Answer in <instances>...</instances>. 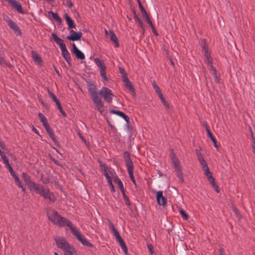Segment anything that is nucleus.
<instances>
[{"instance_id":"obj_16","label":"nucleus","mask_w":255,"mask_h":255,"mask_svg":"<svg viewBox=\"0 0 255 255\" xmlns=\"http://www.w3.org/2000/svg\"><path fill=\"white\" fill-rule=\"evenodd\" d=\"M106 35L110 39V40L115 43V47H117L119 46L118 38L116 35L112 31L108 32L107 30H105Z\"/></svg>"},{"instance_id":"obj_24","label":"nucleus","mask_w":255,"mask_h":255,"mask_svg":"<svg viewBox=\"0 0 255 255\" xmlns=\"http://www.w3.org/2000/svg\"><path fill=\"white\" fill-rule=\"evenodd\" d=\"M102 168L104 170V173L105 171H107L111 179L115 177V172L111 168H108L105 165H103Z\"/></svg>"},{"instance_id":"obj_56","label":"nucleus","mask_w":255,"mask_h":255,"mask_svg":"<svg viewBox=\"0 0 255 255\" xmlns=\"http://www.w3.org/2000/svg\"><path fill=\"white\" fill-rule=\"evenodd\" d=\"M234 211H235V213L236 214V215H238V214H239V212H238V210H237V209H234Z\"/></svg>"},{"instance_id":"obj_26","label":"nucleus","mask_w":255,"mask_h":255,"mask_svg":"<svg viewBox=\"0 0 255 255\" xmlns=\"http://www.w3.org/2000/svg\"><path fill=\"white\" fill-rule=\"evenodd\" d=\"M206 130L207 131V133H208V135L209 136V137L211 138V139L212 140V141L214 142V146L215 147H217V144H216V138H215V137L213 135L211 131H210V130L209 129V128L207 126L206 127Z\"/></svg>"},{"instance_id":"obj_3","label":"nucleus","mask_w":255,"mask_h":255,"mask_svg":"<svg viewBox=\"0 0 255 255\" xmlns=\"http://www.w3.org/2000/svg\"><path fill=\"white\" fill-rule=\"evenodd\" d=\"M56 245L58 248L65 252L64 255H73L74 249L70 246L69 243L63 237H58L55 239Z\"/></svg>"},{"instance_id":"obj_55","label":"nucleus","mask_w":255,"mask_h":255,"mask_svg":"<svg viewBox=\"0 0 255 255\" xmlns=\"http://www.w3.org/2000/svg\"><path fill=\"white\" fill-rule=\"evenodd\" d=\"M148 248L149 250L150 251V252L152 253V246L151 245H148Z\"/></svg>"},{"instance_id":"obj_27","label":"nucleus","mask_w":255,"mask_h":255,"mask_svg":"<svg viewBox=\"0 0 255 255\" xmlns=\"http://www.w3.org/2000/svg\"><path fill=\"white\" fill-rule=\"evenodd\" d=\"M124 82L125 83V86L129 90H133V86L131 83L128 80L127 78L124 77Z\"/></svg>"},{"instance_id":"obj_8","label":"nucleus","mask_w":255,"mask_h":255,"mask_svg":"<svg viewBox=\"0 0 255 255\" xmlns=\"http://www.w3.org/2000/svg\"><path fill=\"white\" fill-rule=\"evenodd\" d=\"M98 94L101 95L104 98L105 101L108 103L111 102L114 96L112 91L105 87H103Z\"/></svg>"},{"instance_id":"obj_1","label":"nucleus","mask_w":255,"mask_h":255,"mask_svg":"<svg viewBox=\"0 0 255 255\" xmlns=\"http://www.w3.org/2000/svg\"><path fill=\"white\" fill-rule=\"evenodd\" d=\"M22 178L31 192L38 194L44 198L47 199L50 201L54 202L55 201V197L52 193L50 192L48 189L33 182L31 180L30 177L27 174L23 173Z\"/></svg>"},{"instance_id":"obj_58","label":"nucleus","mask_w":255,"mask_h":255,"mask_svg":"<svg viewBox=\"0 0 255 255\" xmlns=\"http://www.w3.org/2000/svg\"><path fill=\"white\" fill-rule=\"evenodd\" d=\"M153 87L154 89H155V87H157L158 86L155 83H154L153 84Z\"/></svg>"},{"instance_id":"obj_48","label":"nucleus","mask_w":255,"mask_h":255,"mask_svg":"<svg viewBox=\"0 0 255 255\" xmlns=\"http://www.w3.org/2000/svg\"><path fill=\"white\" fill-rule=\"evenodd\" d=\"M0 147L3 149V150H6V148H5V145L3 144V143H2L0 141Z\"/></svg>"},{"instance_id":"obj_42","label":"nucleus","mask_w":255,"mask_h":255,"mask_svg":"<svg viewBox=\"0 0 255 255\" xmlns=\"http://www.w3.org/2000/svg\"><path fill=\"white\" fill-rule=\"evenodd\" d=\"M128 174H129V177H130L131 180L135 184V180L134 179L133 172H129Z\"/></svg>"},{"instance_id":"obj_41","label":"nucleus","mask_w":255,"mask_h":255,"mask_svg":"<svg viewBox=\"0 0 255 255\" xmlns=\"http://www.w3.org/2000/svg\"><path fill=\"white\" fill-rule=\"evenodd\" d=\"M124 200L125 201L126 205L128 206H129L130 204L129 200L128 197L126 195H124Z\"/></svg>"},{"instance_id":"obj_4","label":"nucleus","mask_w":255,"mask_h":255,"mask_svg":"<svg viewBox=\"0 0 255 255\" xmlns=\"http://www.w3.org/2000/svg\"><path fill=\"white\" fill-rule=\"evenodd\" d=\"M203 50L204 53V55L206 57V62L209 64V67L211 74H212L215 78V81L217 83H219V80L215 68L212 65V59L210 55L209 50L205 47H203Z\"/></svg>"},{"instance_id":"obj_50","label":"nucleus","mask_w":255,"mask_h":255,"mask_svg":"<svg viewBox=\"0 0 255 255\" xmlns=\"http://www.w3.org/2000/svg\"><path fill=\"white\" fill-rule=\"evenodd\" d=\"M4 19L5 20V21L8 24V20H12L8 16H5L4 17Z\"/></svg>"},{"instance_id":"obj_59","label":"nucleus","mask_w":255,"mask_h":255,"mask_svg":"<svg viewBox=\"0 0 255 255\" xmlns=\"http://www.w3.org/2000/svg\"><path fill=\"white\" fill-rule=\"evenodd\" d=\"M33 130L35 131V132L36 133H37V131H37V130L36 129L34 128V129H33Z\"/></svg>"},{"instance_id":"obj_60","label":"nucleus","mask_w":255,"mask_h":255,"mask_svg":"<svg viewBox=\"0 0 255 255\" xmlns=\"http://www.w3.org/2000/svg\"><path fill=\"white\" fill-rule=\"evenodd\" d=\"M46 0L48 2H51V1H53V0Z\"/></svg>"},{"instance_id":"obj_13","label":"nucleus","mask_w":255,"mask_h":255,"mask_svg":"<svg viewBox=\"0 0 255 255\" xmlns=\"http://www.w3.org/2000/svg\"><path fill=\"white\" fill-rule=\"evenodd\" d=\"M156 200L159 205L164 206L166 204V199L163 195L162 191L156 192Z\"/></svg>"},{"instance_id":"obj_23","label":"nucleus","mask_w":255,"mask_h":255,"mask_svg":"<svg viewBox=\"0 0 255 255\" xmlns=\"http://www.w3.org/2000/svg\"><path fill=\"white\" fill-rule=\"evenodd\" d=\"M104 175H105V176L106 178V179L107 180L108 183H109V185L111 187V190L113 192H114L115 191L114 186V185L112 183V179L111 178V177L108 174V173L107 172V171H105V172L104 173Z\"/></svg>"},{"instance_id":"obj_17","label":"nucleus","mask_w":255,"mask_h":255,"mask_svg":"<svg viewBox=\"0 0 255 255\" xmlns=\"http://www.w3.org/2000/svg\"><path fill=\"white\" fill-rule=\"evenodd\" d=\"M51 35L55 42L59 46L60 49L66 47L63 40L59 37L56 34L52 33Z\"/></svg>"},{"instance_id":"obj_49","label":"nucleus","mask_w":255,"mask_h":255,"mask_svg":"<svg viewBox=\"0 0 255 255\" xmlns=\"http://www.w3.org/2000/svg\"><path fill=\"white\" fill-rule=\"evenodd\" d=\"M72 46H73V51H76L77 50L79 49L76 46L75 44V43H73L72 44Z\"/></svg>"},{"instance_id":"obj_34","label":"nucleus","mask_w":255,"mask_h":255,"mask_svg":"<svg viewBox=\"0 0 255 255\" xmlns=\"http://www.w3.org/2000/svg\"><path fill=\"white\" fill-rule=\"evenodd\" d=\"M38 116L43 125L47 123V119L43 114L41 113H39Z\"/></svg>"},{"instance_id":"obj_52","label":"nucleus","mask_w":255,"mask_h":255,"mask_svg":"<svg viewBox=\"0 0 255 255\" xmlns=\"http://www.w3.org/2000/svg\"><path fill=\"white\" fill-rule=\"evenodd\" d=\"M10 174L13 177V178H14V177L17 176L14 171L13 172H11Z\"/></svg>"},{"instance_id":"obj_15","label":"nucleus","mask_w":255,"mask_h":255,"mask_svg":"<svg viewBox=\"0 0 255 255\" xmlns=\"http://www.w3.org/2000/svg\"><path fill=\"white\" fill-rule=\"evenodd\" d=\"M125 157L128 173L133 172V163L129 157L128 153H125Z\"/></svg>"},{"instance_id":"obj_30","label":"nucleus","mask_w":255,"mask_h":255,"mask_svg":"<svg viewBox=\"0 0 255 255\" xmlns=\"http://www.w3.org/2000/svg\"><path fill=\"white\" fill-rule=\"evenodd\" d=\"M134 19L136 22L138 23V25L140 26V27L143 29V30H144V26H143V23L141 20L139 18L138 16L137 15L134 16Z\"/></svg>"},{"instance_id":"obj_14","label":"nucleus","mask_w":255,"mask_h":255,"mask_svg":"<svg viewBox=\"0 0 255 255\" xmlns=\"http://www.w3.org/2000/svg\"><path fill=\"white\" fill-rule=\"evenodd\" d=\"M8 25L11 29H12L16 35H21V31L15 22L12 20H8Z\"/></svg>"},{"instance_id":"obj_40","label":"nucleus","mask_w":255,"mask_h":255,"mask_svg":"<svg viewBox=\"0 0 255 255\" xmlns=\"http://www.w3.org/2000/svg\"><path fill=\"white\" fill-rule=\"evenodd\" d=\"M49 135V136L50 137V138L55 142H56V139L55 138V136H54V133L52 132V131H50V132L48 133Z\"/></svg>"},{"instance_id":"obj_5","label":"nucleus","mask_w":255,"mask_h":255,"mask_svg":"<svg viewBox=\"0 0 255 255\" xmlns=\"http://www.w3.org/2000/svg\"><path fill=\"white\" fill-rule=\"evenodd\" d=\"M91 98L95 104V109L102 114L104 110V104L102 101L101 98L99 97L98 93L96 91L92 92Z\"/></svg>"},{"instance_id":"obj_33","label":"nucleus","mask_w":255,"mask_h":255,"mask_svg":"<svg viewBox=\"0 0 255 255\" xmlns=\"http://www.w3.org/2000/svg\"><path fill=\"white\" fill-rule=\"evenodd\" d=\"M0 64L3 66H11L7 61H6L1 56H0Z\"/></svg>"},{"instance_id":"obj_36","label":"nucleus","mask_w":255,"mask_h":255,"mask_svg":"<svg viewBox=\"0 0 255 255\" xmlns=\"http://www.w3.org/2000/svg\"><path fill=\"white\" fill-rule=\"evenodd\" d=\"M143 17L145 19V20L146 21L147 23L150 25V27L152 28L153 30H154V28L153 26L152 23L151 21L150 20L148 14L146 15V16H143Z\"/></svg>"},{"instance_id":"obj_29","label":"nucleus","mask_w":255,"mask_h":255,"mask_svg":"<svg viewBox=\"0 0 255 255\" xmlns=\"http://www.w3.org/2000/svg\"><path fill=\"white\" fill-rule=\"evenodd\" d=\"M49 13H50L52 16V17L56 20L57 22H61V18L58 16V15L56 13L53 12L52 11H50L49 12Z\"/></svg>"},{"instance_id":"obj_47","label":"nucleus","mask_w":255,"mask_h":255,"mask_svg":"<svg viewBox=\"0 0 255 255\" xmlns=\"http://www.w3.org/2000/svg\"><path fill=\"white\" fill-rule=\"evenodd\" d=\"M198 159L200 163L205 161V160L204 159L203 156L201 154L198 155Z\"/></svg>"},{"instance_id":"obj_61","label":"nucleus","mask_w":255,"mask_h":255,"mask_svg":"<svg viewBox=\"0 0 255 255\" xmlns=\"http://www.w3.org/2000/svg\"><path fill=\"white\" fill-rule=\"evenodd\" d=\"M54 255H58V254L57 253H54Z\"/></svg>"},{"instance_id":"obj_44","label":"nucleus","mask_w":255,"mask_h":255,"mask_svg":"<svg viewBox=\"0 0 255 255\" xmlns=\"http://www.w3.org/2000/svg\"><path fill=\"white\" fill-rule=\"evenodd\" d=\"M0 155L2 159L6 158L5 154L1 151V149H0Z\"/></svg>"},{"instance_id":"obj_28","label":"nucleus","mask_w":255,"mask_h":255,"mask_svg":"<svg viewBox=\"0 0 255 255\" xmlns=\"http://www.w3.org/2000/svg\"><path fill=\"white\" fill-rule=\"evenodd\" d=\"M114 181L115 182H117L120 189L122 191H124V186H123V184L122 182V181H121L120 179H119L117 177H115V178L114 179Z\"/></svg>"},{"instance_id":"obj_32","label":"nucleus","mask_w":255,"mask_h":255,"mask_svg":"<svg viewBox=\"0 0 255 255\" xmlns=\"http://www.w3.org/2000/svg\"><path fill=\"white\" fill-rule=\"evenodd\" d=\"M138 5L143 17L147 15V13L146 12V10L144 9L140 1H138Z\"/></svg>"},{"instance_id":"obj_10","label":"nucleus","mask_w":255,"mask_h":255,"mask_svg":"<svg viewBox=\"0 0 255 255\" xmlns=\"http://www.w3.org/2000/svg\"><path fill=\"white\" fill-rule=\"evenodd\" d=\"M171 159L173 163L174 164V167L177 171V176L180 179H182V174H181V167L180 165L178 159L176 157V156L172 154L171 157Z\"/></svg>"},{"instance_id":"obj_35","label":"nucleus","mask_w":255,"mask_h":255,"mask_svg":"<svg viewBox=\"0 0 255 255\" xmlns=\"http://www.w3.org/2000/svg\"><path fill=\"white\" fill-rule=\"evenodd\" d=\"M179 213H180V215L182 216V217L184 219H185V220L188 219V216L183 209H179Z\"/></svg>"},{"instance_id":"obj_54","label":"nucleus","mask_w":255,"mask_h":255,"mask_svg":"<svg viewBox=\"0 0 255 255\" xmlns=\"http://www.w3.org/2000/svg\"><path fill=\"white\" fill-rule=\"evenodd\" d=\"M79 135L80 137L82 139V140L83 141L86 142V140H85V139L84 138V137H83V136H82L80 133H79Z\"/></svg>"},{"instance_id":"obj_53","label":"nucleus","mask_w":255,"mask_h":255,"mask_svg":"<svg viewBox=\"0 0 255 255\" xmlns=\"http://www.w3.org/2000/svg\"><path fill=\"white\" fill-rule=\"evenodd\" d=\"M19 187L21 188L22 191H23V192L25 191V188L24 187V186L22 184H21V187Z\"/></svg>"},{"instance_id":"obj_57","label":"nucleus","mask_w":255,"mask_h":255,"mask_svg":"<svg viewBox=\"0 0 255 255\" xmlns=\"http://www.w3.org/2000/svg\"><path fill=\"white\" fill-rule=\"evenodd\" d=\"M219 255H223V252L222 250L220 251V254Z\"/></svg>"},{"instance_id":"obj_11","label":"nucleus","mask_w":255,"mask_h":255,"mask_svg":"<svg viewBox=\"0 0 255 255\" xmlns=\"http://www.w3.org/2000/svg\"><path fill=\"white\" fill-rule=\"evenodd\" d=\"M203 170L204 171L205 175L207 176L208 178V179L209 181L210 182V183L212 185L213 187L215 189L216 191L218 192L219 191L218 190V186L216 184L215 182V179L213 177L211 173L210 172L209 169L208 167H206L203 169Z\"/></svg>"},{"instance_id":"obj_38","label":"nucleus","mask_w":255,"mask_h":255,"mask_svg":"<svg viewBox=\"0 0 255 255\" xmlns=\"http://www.w3.org/2000/svg\"><path fill=\"white\" fill-rule=\"evenodd\" d=\"M57 106V107L58 108V109L59 110V111L60 112V113L64 116V117H66V114L65 113V112L62 110V107L61 106V104L60 103H58L57 105H56Z\"/></svg>"},{"instance_id":"obj_46","label":"nucleus","mask_w":255,"mask_h":255,"mask_svg":"<svg viewBox=\"0 0 255 255\" xmlns=\"http://www.w3.org/2000/svg\"><path fill=\"white\" fill-rule=\"evenodd\" d=\"M66 4L69 7H72L73 4L71 0H67Z\"/></svg>"},{"instance_id":"obj_25","label":"nucleus","mask_w":255,"mask_h":255,"mask_svg":"<svg viewBox=\"0 0 255 255\" xmlns=\"http://www.w3.org/2000/svg\"><path fill=\"white\" fill-rule=\"evenodd\" d=\"M73 53L75 55L77 58L80 60H83L85 58L84 54L79 49L73 51Z\"/></svg>"},{"instance_id":"obj_21","label":"nucleus","mask_w":255,"mask_h":255,"mask_svg":"<svg viewBox=\"0 0 255 255\" xmlns=\"http://www.w3.org/2000/svg\"><path fill=\"white\" fill-rule=\"evenodd\" d=\"M32 58L33 60V61L38 64H40L42 62L41 59L39 55L36 52L32 51Z\"/></svg>"},{"instance_id":"obj_37","label":"nucleus","mask_w":255,"mask_h":255,"mask_svg":"<svg viewBox=\"0 0 255 255\" xmlns=\"http://www.w3.org/2000/svg\"><path fill=\"white\" fill-rule=\"evenodd\" d=\"M14 179L16 185L18 187H21L22 183L19 178L17 176H15L14 177Z\"/></svg>"},{"instance_id":"obj_43","label":"nucleus","mask_w":255,"mask_h":255,"mask_svg":"<svg viewBox=\"0 0 255 255\" xmlns=\"http://www.w3.org/2000/svg\"><path fill=\"white\" fill-rule=\"evenodd\" d=\"M200 164L202 167V169L206 167H208L207 163L205 160L203 162H200Z\"/></svg>"},{"instance_id":"obj_39","label":"nucleus","mask_w":255,"mask_h":255,"mask_svg":"<svg viewBox=\"0 0 255 255\" xmlns=\"http://www.w3.org/2000/svg\"><path fill=\"white\" fill-rule=\"evenodd\" d=\"M43 126H44V127L45 128L46 131L49 133L50 132V131H52V130L50 128V126L48 124V123H46L44 125H43Z\"/></svg>"},{"instance_id":"obj_12","label":"nucleus","mask_w":255,"mask_h":255,"mask_svg":"<svg viewBox=\"0 0 255 255\" xmlns=\"http://www.w3.org/2000/svg\"><path fill=\"white\" fill-rule=\"evenodd\" d=\"M82 36V33L81 32L79 31L76 32L74 30L71 29L70 31V34L67 36L66 38L67 39L70 40L77 41L80 40Z\"/></svg>"},{"instance_id":"obj_9","label":"nucleus","mask_w":255,"mask_h":255,"mask_svg":"<svg viewBox=\"0 0 255 255\" xmlns=\"http://www.w3.org/2000/svg\"><path fill=\"white\" fill-rule=\"evenodd\" d=\"M95 63L100 69V75L103 78V80L105 81H108V78L106 76V69L107 67L104 62L99 58H95L94 59Z\"/></svg>"},{"instance_id":"obj_31","label":"nucleus","mask_w":255,"mask_h":255,"mask_svg":"<svg viewBox=\"0 0 255 255\" xmlns=\"http://www.w3.org/2000/svg\"><path fill=\"white\" fill-rule=\"evenodd\" d=\"M48 94L49 96L53 100V101L56 103V104L57 105L58 103H60L59 101L57 100L56 96L53 94L50 90L48 91Z\"/></svg>"},{"instance_id":"obj_2","label":"nucleus","mask_w":255,"mask_h":255,"mask_svg":"<svg viewBox=\"0 0 255 255\" xmlns=\"http://www.w3.org/2000/svg\"><path fill=\"white\" fill-rule=\"evenodd\" d=\"M47 214L49 220L55 225L60 227L67 226L70 228L72 226L69 220L61 217L57 211L53 209H47Z\"/></svg>"},{"instance_id":"obj_45","label":"nucleus","mask_w":255,"mask_h":255,"mask_svg":"<svg viewBox=\"0 0 255 255\" xmlns=\"http://www.w3.org/2000/svg\"><path fill=\"white\" fill-rule=\"evenodd\" d=\"M2 160H3V162L4 164H5L6 165V167L8 166H9L10 164L9 163L8 160L7 159V158H4Z\"/></svg>"},{"instance_id":"obj_7","label":"nucleus","mask_w":255,"mask_h":255,"mask_svg":"<svg viewBox=\"0 0 255 255\" xmlns=\"http://www.w3.org/2000/svg\"><path fill=\"white\" fill-rule=\"evenodd\" d=\"M72 233L77 238L79 241H80L83 245L91 247L92 244L90 243L81 234V233L77 230L73 226L70 228Z\"/></svg>"},{"instance_id":"obj_51","label":"nucleus","mask_w":255,"mask_h":255,"mask_svg":"<svg viewBox=\"0 0 255 255\" xmlns=\"http://www.w3.org/2000/svg\"><path fill=\"white\" fill-rule=\"evenodd\" d=\"M7 167L8 168V170H9V171L10 172V173H11V172H13V170L12 169V168L11 167V166H10V165H9V166H7Z\"/></svg>"},{"instance_id":"obj_20","label":"nucleus","mask_w":255,"mask_h":255,"mask_svg":"<svg viewBox=\"0 0 255 255\" xmlns=\"http://www.w3.org/2000/svg\"><path fill=\"white\" fill-rule=\"evenodd\" d=\"M111 113L123 118L127 122L128 121L129 118L128 117V116L125 115L124 113H123L121 111L112 110Z\"/></svg>"},{"instance_id":"obj_19","label":"nucleus","mask_w":255,"mask_h":255,"mask_svg":"<svg viewBox=\"0 0 255 255\" xmlns=\"http://www.w3.org/2000/svg\"><path fill=\"white\" fill-rule=\"evenodd\" d=\"M64 17L66 20L69 28L71 29L76 27L74 21L67 13H65Z\"/></svg>"},{"instance_id":"obj_22","label":"nucleus","mask_w":255,"mask_h":255,"mask_svg":"<svg viewBox=\"0 0 255 255\" xmlns=\"http://www.w3.org/2000/svg\"><path fill=\"white\" fill-rule=\"evenodd\" d=\"M155 92L158 94L159 97H160L161 101L163 103V104L166 106L168 107V104L164 98H163V95L162 94L161 91L158 87H155V89H154Z\"/></svg>"},{"instance_id":"obj_18","label":"nucleus","mask_w":255,"mask_h":255,"mask_svg":"<svg viewBox=\"0 0 255 255\" xmlns=\"http://www.w3.org/2000/svg\"><path fill=\"white\" fill-rule=\"evenodd\" d=\"M62 52V55L66 60V61L70 65L71 61V57L70 56L69 52H68L66 47L61 49Z\"/></svg>"},{"instance_id":"obj_6","label":"nucleus","mask_w":255,"mask_h":255,"mask_svg":"<svg viewBox=\"0 0 255 255\" xmlns=\"http://www.w3.org/2000/svg\"><path fill=\"white\" fill-rule=\"evenodd\" d=\"M109 227L111 229L112 232L113 233L114 236H115L116 241L120 244L122 249L125 253H127V246L121 238L120 235L119 234L118 231L115 228V226L112 223H110L109 224Z\"/></svg>"}]
</instances>
